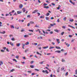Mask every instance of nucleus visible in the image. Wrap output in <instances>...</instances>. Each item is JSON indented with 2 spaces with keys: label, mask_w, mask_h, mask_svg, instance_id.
<instances>
[{
  "label": "nucleus",
  "mask_w": 77,
  "mask_h": 77,
  "mask_svg": "<svg viewBox=\"0 0 77 77\" xmlns=\"http://www.w3.org/2000/svg\"><path fill=\"white\" fill-rule=\"evenodd\" d=\"M42 72L44 73H46V74H48L49 73L48 72V70H43L42 71Z\"/></svg>",
  "instance_id": "nucleus-1"
},
{
  "label": "nucleus",
  "mask_w": 77,
  "mask_h": 77,
  "mask_svg": "<svg viewBox=\"0 0 77 77\" xmlns=\"http://www.w3.org/2000/svg\"><path fill=\"white\" fill-rule=\"evenodd\" d=\"M37 12H38V10H35L34 11L32 12V14H35Z\"/></svg>",
  "instance_id": "nucleus-2"
},
{
  "label": "nucleus",
  "mask_w": 77,
  "mask_h": 77,
  "mask_svg": "<svg viewBox=\"0 0 77 77\" xmlns=\"http://www.w3.org/2000/svg\"><path fill=\"white\" fill-rule=\"evenodd\" d=\"M22 13V12L21 11H17V14H20Z\"/></svg>",
  "instance_id": "nucleus-3"
},
{
  "label": "nucleus",
  "mask_w": 77,
  "mask_h": 77,
  "mask_svg": "<svg viewBox=\"0 0 77 77\" xmlns=\"http://www.w3.org/2000/svg\"><path fill=\"white\" fill-rule=\"evenodd\" d=\"M23 7V5L21 4H20L19 5L20 8L21 9Z\"/></svg>",
  "instance_id": "nucleus-4"
},
{
  "label": "nucleus",
  "mask_w": 77,
  "mask_h": 77,
  "mask_svg": "<svg viewBox=\"0 0 77 77\" xmlns=\"http://www.w3.org/2000/svg\"><path fill=\"white\" fill-rule=\"evenodd\" d=\"M55 53H60L61 51H55Z\"/></svg>",
  "instance_id": "nucleus-5"
},
{
  "label": "nucleus",
  "mask_w": 77,
  "mask_h": 77,
  "mask_svg": "<svg viewBox=\"0 0 77 77\" xmlns=\"http://www.w3.org/2000/svg\"><path fill=\"white\" fill-rule=\"evenodd\" d=\"M57 72H60V67H58V68L57 69Z\"/></svg>",
  "instance_id": "nucleus-6"
},
{
  "label": "nucleus",
  "mask_w": 77,
  "mask_h": 77,
  "mask_svg": "<svg viewBox=\"0 0 77 77\" xmlns=\"http://www.w3.org/2000/svg\"><path fill=\"white\" fill-rule=\"evenodd\" d=\"M56 40H57V41L58 44H60V42H59V39H57Z\"/></svg>",
  "instance_id": "nucleus-7"
},
{
  "label": "nucleus",
  "mask_w": 77,
  "mask_h": 77,
  "mask_svg": "<svg viewBox=\"0 0 77 77\" xmlns=\"http://www.w3.org/2000/svg\"><path fill=\"white\" fill-rule=\"evenodd\" d=\"M3 61H0V65H1V66H2V65H3Z\"/></svg>",
  "instance_id": "nucleus-8"
},
{
  "label": "nucleus",
  "mask_w": 77,
  "mask_h": 77,
  "mask_svg": "<svg viewBox=\"0 0 77 77\" xmlns=\"http://www.w3.org/2000/svg\"><path fill=\"white\" fill-rule=\"evenodd\" d=\"M55 48H56L57 49H61V48H60V47L58 46H56Z\"/></svg>",
  "instance_id": "nucleus-9"
},
{
  "label": "nucleus",
  "mask_w": 77,
  "mask_h": 77,
  "mask_svg": "<svg viewBox=\"0 0 77 77\" xmlns=\"http://www.w3.org/2000/svg\"><path fill=\"white\" fill-rule=\"evenodd\" d=\"M50 25H51V27H53V26H54V25H56V23H54L53 24H51Z\"/></svg>",
  "instance_id": "nucleus-10"
},
{
  "label": "nucleus",
  "mask_w": 77,
  "mask_h": 77,
  "mask_svg": "<svg viewBox=\"0 0 77 77\" xmlns=\"http://www.w3.org/2000/svg\"><path fill=\"white\" fill-rule=\"evenodd\" d=\"M44 8H45V9H48V8H49V7L47 6H45L44 7Z\"/></svg>",
  "instance_id": "nucleus-11"
},
{
  "label": "nucleus",
  "mask_w": 77,
  "mask_h": 77,
  "mask_svg": "<svg viewBox=\"0 0 77 77\" xmlns=\"http://www.w3.org/2000/svg\"><path fill=\"white\" fill-rule=\"evenodd\" d=\"M29 42H26L25 43V45H29Z\"/></svg>",
  "instance_id": "nucleus-12"
},
{
  "label": "nucleus",
  "mask_w": 77,
  "mask_h": 77,
  "mask_svg": "<svg viewBox=\"0 0 77 77\" xmlns=\"http://www.w3.org/2000/svg\"><path fill=\"white\" fill-rule=\"evenodd\" d=\"M11 29H14L15 27H14V25H11Z\"/></svg>",
  "instance_id": "nucleus-13"
},
{
  "label": "nucleus",
  "mask_w": 77,
  "mask_h": 77,
  "mask_svg": "<svg viewBox=\"0 0 77 77\" xmlns=\"http://www.w3.org/2000/svg\"><path fill=\"white\" fill-rule=\"evenodd\" d=\"M24 46H25V44H22V48L23 49H24Z\"/></svg>",
  "instance_id": "nucleus-14"
},
{
  "label": "nucleus",
  "mask_w": 77,
  "mask_h": 77,
  "mask_svg": "<svg viewBox=\"0 0 77 77\" xmlns=\"http://www.w3.org/2000/svg\"><path fill=\"white\" fill-rule=\"evenodd\" d=\"M20 43H18V44H16V45L17 47H20Z\"/></svg>",
  "instance_id": "nucleus-15"
},
{
  "label": "nucleus",
  "mask_w": 77,
  "mask_h": 77,
  "mask_svg": "<svg viewBox=\"0 0 77 77\" xmlns=\"http://www.w3.org/2000/svg\"><path fill=\"white\" fill-rule=\"evenodd\" d=\"M35 23L33 21H30V23L31 24H34Z\"/></svg>",
  "instance_id": "nucleus-16"
},
{
  "label": "nucleus",
  "mask_w": 77,
  "mask_h": 77,
  "mask_svg": "<svg viewBox=\"0 0 77 77\" xmlns=\"http://www.w3.org/2000/svg\"><path fill=\"white\" fill-rule=\"evenodd\" d=\"M22 11H23V12H25V11H26V9H25V8H23L22 9Z\"/></svg>",
  "instance_id": "nucleus-17"
},
{
  "label": "nucleus",
  "mask_w": 77,
  "mask_h": 77,
  "mask_svg": "<svg viewBox=\"0 0 77 77\" xmlns=\"http://www.w3.org/2000/svg\"><path fill=\"white\" fill-rule=\"evenodd\" d=\"M54 48V47H52L51 46H50V48H49L50 50H51V49H52L53 48Z\"/></svg>",
  "instance_id": "nucleus-18"
},
{
  "label": "nucleus",
  "mask_w": 77,
  "mask_h": 77,
  "mask_svg": "<svg viewBox=\"0 0 77 77\" xmlns=\"http://www.w3.org/2000/svg\"><path fill=\"white\" fill-rule=\"evenodd\" d=\"M68 26H69V27H72V28H73V29H75V27L71 26H70V25H68Z\"/></svg>",
  "instance_id": "nucleus-19"
},
{
  "label": "nucleus",
  "mask_w": 77,
  "mask_h": 77,
  "mask_svg": "<svg viewBox=\"0 0 77 77\" xmlns=\"http://www.w3.org/2000/svg\"><path fill=\"white\" fill-rule=\"evenodd\" d=\"M54 31H55V32H57V33L59 32V31L57 29H54Z\"/></svg>",
  "instance_id": "nucleus-20"
},
{
  "label": "nucleus",
  "mask_w": 77,
  "mask_h": 77,
  "mask_svg": "<svg viewBox=\"0 0 77 77\" xmlns=\"http://www.w3.org/2000/svg\"><path fill=\"white\" fill-rule=\"evenodd\" d=\"M48 48V46H47L46 47H44L43 48L44 49H46V48Z\"/></svg>",
  "instance_id": "nucleus-21"
},
{
  "label": "nucleus",
  "mask_w": 77,
  "mask_h": 77,
  "mask_svg": "<svg viewBox=\"0 0 77 77\" xmlns=\"http://www.w3.org/2000/svg\"><path fill=\"white\" fill-rule=\"evenodd\" d=\"M24 38H27V37H29V35H24Z\"/></svg>",
  "instance_id": "nucleus-22"
},
{
  "label": "nucleus",
  "mask_w": 77,
  "mask_h": 77,
  "mask_svg": "<svg viewBox=\"0 0 77 77\" xmlns=\"http://www.w3.org/2000/svg\"><path fill=\"white\" fill-rule=\"evenodd\" d=\"M6 33V32L4 31L2 32H1V33H2V34H5Z\"/></svg>",
  "instance_id": "nucleus-23"
},
{
  "label": "nucleus",
  "mask_w": 77,
  "mask_h": 77,
  "mask_svg": "<svg viewBox=\"0 0 77 77\" xmlns=\"http://www.w3.org/2000/svg\"><path fill=\"white\" fill-rule=\"evenodd\" d=\"M46 20H49V17H45Z\"/></svg>",
  "instance_id": "nucleus-24"
},
{
  "label": "nucleus",
  "mask_w": 77,
  "mask_h": 77,
  "mask_svg": "<svg viewBox=\"0 0 77 77\" xmlns=\"http://www.w3.org/2000/svg\"><path fill=\"white\" fill-rule=\"evenodd\" d=\"M73 21H74V20H73V19H72L71 20H70L69 21H70V22H72Z\"/></svg>",
  "instance_id": "nucleus-25"
},
{
  "label": "nucleus",
  "mask_w": 77,
  "mask_h": 77,
  "mask_svg": "<svg viewBox=\"0 0 77 77\" xmlns=\"http://www.w3.org/2000/svg\"><path fill=\"white\" fill-rule=\"evenodd\" d=\"M30 67H31V68H33L34 67V66L31 65L30 66Z\"/></svg>",
  "instance_id": "nucleus-26"
},
{
  "label": "nucleus",
  "mask_w": 77,
  "mask_h": 77,
  "mask_svg": "<svg viewBox=\"0 0 77 77\" xmlns=\"http://www.w3.org/2000/svg\"><path fill=\"white\" fill-rule=\"evenodd\" d=\"M35 71H39V70L38 69H35Z\"/></svg>",
  "instance_id": "nucleus-27"
},
{
  "label": "nucleus",
  "mask_w": 77,
  "mask_h": 77,
  "mask_svg": "<svg viewBox=\"0 0 77 77\" xmlns=\"http://www.w3.org/2000/svg\"><path fill=\"white\" fill-rule=\"evenodd\" d=\"M62 62H65V60H64L63 59H62Z\"/></svg>",
  "instance_id": "nucleus-28"
},
{
  "label": "nucleus",
  "mask_w": 77,
  "mask_h": 77,
  "mask_svg": "<svg viewBox=\"0 0 77 77\" xmlns=\"http://www.w3.org/2000/svg\"><path fill=\"white\" fill-rule=\"evenodd\" d=\"M11 40L12 41H15V38H14V37L12 38L11 39Z\"/></svg>",
  "instance_id": "nucleus-29"
},
{
  "label": "nucleus",
  "mask_w": 77,
  "mask_h": 77,
  "mask_svg": "<svg viewBox=\"0 0 77 77\" xmlns=\"http://www.w3.org/2000/svg\"><path fill=\"white\" fill-rule=\"evenodd\" d=\"M35 27H38V28L39 27V26H38V25H37L36 24L35 25Z\"/></svg>",
  "instance_id": "nucleus-30"
},
{
  "label": "nucleus",
  "mask_w": 77,
  "mask_h": 77,
  "mask_svg": "<svg viewBox=\"0 0 77 77\" xmlns=\"http://www.w3.org/2000/svg\"><path fill=\"white\" fill-rule=\"evenodd\" d=\"M16 59H19V56H16Z\"/></svg>",
  "instance_id": "nucleus-31"
},
{
  "label": "nucleus",
  "mask_w": 77,
  "mask_h": 77,
  "mask_svg": "<svg viewBox=\"0 0 77 77\" xmlns=\"http://www.w3.org/2000/svg\"><path fill=\"white\" fill-rule=\"evenodd\" d=\"M43 63H44V61H42V62L39 63L40 64H43Z\"/></svg>",
  "instance_id": "nucleus-32"
},
{
  "label": "nucleus",
  "mask_w": 77,
  "mask_h": 77,
  "mask_svg": "<svg viewBox=\"0 0 77 77\" xmlns=\"http://www.w3.org/2000/svg\"><path fill=\"white\" fill-rule=\"evenodd\" d=\"M50 15L49 13H48L46 14V16H48Z\"/></svg>",
  "instance_id": "nucleus-33"
},
{
  "label": "nucleus",
  "mask_w": 77,
  "mask_h": 77,
  "mask_svg": "<svg viewBox=\"0 0 77 77\" xmlns=\"http://www.w3.org/2000/svg\"><path fill=\"white\" fill-rule=\"evenodd\" d=\"M48 5V4H46L45 3H44L43 5V6H47Z\"/></svg>",
  "instance_id": "nucleus-34"
},
{
  "label": "nucleus",
  "mask_w": 77,
  "mask_h": 77,
  "mask_svg": "<svg viewBox=\"0 0 77 77\" xmlns=\"http://www.w3.org/2000/svg\"><path fill=\"white\" fill-rule=\"evenodd\" d=\"M69 38H72V35H69Z\"/></svg>",
  "instance_id": "nucleus-35"
},
{
  "label": "nucleus",
  "mask_w": 77,
  "mask_h": 77,
  "mask_svg": "<svg viewBox=\"0 0 77 77\" xmlns=\"http://www.w3.org/2000/svg\"><path fill=\"white\" fill-rule=\"evenodd\" d=\"M34 63V61H31L30 62L31 64H32V63Z\"/></svg>",
  "instance_id": "nucleus-36"
},
{
  "label": "nucleus",
  "mask_w": 77,
  "mask_h": 77,
  "mask_svg": "<svg viewBox=\"0 0 77 77\" xmlns=\"http://www.w3.org/2000/svg\"><path fill=\"white\" fill-rule=\"evenodd\" d=\"M1 52H5V50H1Z\"/></svg>",
  "instance_id": "nucleus-37"
},
{
  "label": "nucleus",
  "mask_w": 77,
  "mask_h": 77,
  "mask_svg": "<svg viewBox=\"0 0 77 77\" xmlns=\"http://www.w3.org/2000/svg\"><path fill=\"white\" fill-rule=\"evenodd\" d=\"M29 32H33V30H29Z\"/></svg>",
  "instance_id": "nucleus-38"
},
{
  "label": "nucleus",
  "mask_w": 77,
  "mask_h": 77,
  "mask_svg": "<svg viewBox=\"0 0 77 77\" xmlns=\"http://www.w3.org/2000/svg\"><path fill=\"white\" fill-rule=\"evenodd\" d=\"M37 14H38V16H39V15H41V14H40V13L38 12L37 13Z\"/></svg>",
  "instance_id": "nucleus-39"
},
{
  "label": "nucleus",
  "mask_w": 77,
  "mask_h": 77,
  "mask_svg": "<svg viewBox=\"0 0 77 77\" xmlns=\"http://www.w3.org/2000/svg\"><path fill=\"white\" fill-rule=\"evenodd\" d=\"M62 28H63V29H65V28H66V27L65 26H62Z\"/></svg>",
  "instance_id": "nucleus-40"
},
{
  "label": "nucleus",
  "mask_w": 77,
  "mask_h": 77,
  "mask_svg": "<svg viewBox=\"0 0 77 77\" xmlns=\"http://www.w3.org/2000/svg\"><path fill=\"white\" fill-rule=\"evenodd\" d=\"M66 17H65L63 19V20H64V21H65L66 20Z\"/></svg>",
  "instance_id": "nucleus-41"
},
{
  "label": "nucleus",
  "mask_w": 77,
  "mask_h": 77,
  "mask_svg": "<svg viewBox=\"0 0 77 77\" xmlns=\"http://www.w3.org/2000/svg\"><path fill=\"white\" fill-rule=\"evenodd\" d=\"M75 74L76 75H77V69H76V70H75Z\"/></svg>",
  "instance_id": "nucleus-42"
},
{
  "label": "nucleus",
  "mask_w": 77,
  "mask_h": 77,
  "mask_svg": "<svg viewBox=\"0 0 77 77\" xmlns=\"http://www.w3.org/2000/svg\"><path fill=\"white\" fill-rule=\"evenodd\" d=\"M3 49H4V50H6V48L5 47H4L3 48Z\"/></svg>",
  "instance_id": "nucleus-43"
},
{
  "label": "nucleus",
  "mask_w": 77,
  "mask_h": 77,
  "mask_svg": "<svg viewBox=\"0 0 77 77\" xmlns=\"http://www.w3.org/2000/svg\"><path fill=\"white\" fill-rule=\"evenodd\" d=\"M50 34H53V31L50 32Z\"/></svg>",
  "instance_id": "nucleus-44"
},
{
  "label": "nucleus",
  "mask_w": 77,
  "mask_h": 77,
  "mask_svg": "<svg viewBox=\"0 0 77 77\" xmlns=\"http://www.w3.org/2000/svg\"><path fill=\"white\" fill-rule=\"evenodd\" d=\"M51 5H53V6H55V4H54V3H51Z\"/></svg>",
  "instance_id": "nucleus-45"
},
{
  "label": "nucleus",
  "mask_w": 77,
  "mask_h": 77,
  "mask_svg": "<svg viewBox=\"0 0 77 77\" xmlns=\"http://www.w3.org/2000/svg\"><path fill=\"white\" fill-rule=\"evenodd\" d=\"M68 72H66L65 74V75L67 76L68 75Z\"/></svg>",
  "instance_id": "nucleus-46"
},
{
  "label": "nucleus",
  "mask_w": 77,
  "mask_h": 77,
  "mask_svg": "<svg viewBox=\"0 0 77 77\" xmlns=\"http://www.w3.org/2000/svg\"><path fill=\"white\" fill-rule=\"evenodd\" d=\"M21 32H24V29H22L21 31Z\"/></svg>",
  "instance_id": "nucleus-47"
},
{
  "label": "nucleus",
  "mask_w": 77,
  "mask_h": 77,
  "mask_svg": "<svg viewBox=\"0 0 77 77\" xmlns=\"http://www.w3.org/2000/svg\"><path fill=\"white\" fill-rule=\"evenodd\" d=\"M30 23H28L27 24V26H30Z\"/></svg>",
  "instance_id": "nucleus-48"
},
{
  "label": "nucleus",
  "mask_w": 77,
  "mask_h": 77,
  "mask_svg": "<svg viewBox=\"0 0 77 77\" xmlns=\"http://www.w3.org/2000/svg\"><path fill=\"white\" fill-rule=\"evenodd\" d=\"M17 13L15 12L14 14V15H17Z\"/></svg>",
  "instance_id": "nucleus-49"
},
{
  "label": "nucleus",
  "mask_w": 77,
  "mask_h": 77,
  "mask_svg": "<svg viewBox=\"0 0 77 77\" xmlns=\"http://www.w3.org/2000/svg\"><path fill=\"white\" fill-rule=\"evenodd\" d=\"M71 30V29H68V31H69V32H70Z\"/></svg>",
  "instance_id": "nucleus-50"
},
{
  "label": "nucleus",
  "mask_w": 77,
  "mask_h": 77,
  "mask_svg": "<svg viewBox=\"0 0 77 77\" xmlns=\"http://www.w3.org/2000/svg\"><path fill=\"white\" fill-rule=\"evenodd\" d=\"M61 69V71H63V69H64V68L63 67Z\"/></svg>",
  "instance_id": "nucleus-51"
},
{
  "label": "nucleus",
  "mask_w": 77,
  "mask_h": 77,
  "mask_svg": "<svg viewBox=\"0 0 77 77\" xmlns=\"http://www.w3.org/2000/svg\"><path fill=\"white\" fill-rule=\"evenodd\" d=\"M27 17L28 18H30V15H28L27 16Z\"/></svg>",
  "instance_id": "nucleus-52"
},
{
  "label": "nucleus",
  "mask_w": 77,
  "mask_h": 77,
  "mask_svg": "<svg viewBox=\"0 0 77 77\" xmlns=\"http://www.w3.org/2000/svg\"><path fill=\"white\" fill-rule=\"evenodd\" d=\"M34 45H38V43H34Z\"/></svg>",
  "instance_id": "nucleus-53"
},
{
  "label": "nucleus",
  "mask_w": 77,
  "mask_h": 77,
  "mask_svg": "<svg viewBox=\"0 0 77 77\" xmlns=\"http://www.w3.org/2000/svg\"><path fill=\"white\" fill-rule=\"evenodd\" d=\"M6 51H8V52H9V49H8V48H7L6 49Z\"/></svg>",
  "instance_id": "nucleus-54"
},
{
  "label": "nucleus",
  "mask_w": 77,
  "mask_h": 77,
  "mask_svg": "<svg viewBox=\"0 0 77 77\" xmlns=\"http://www.w3.org/2000/svg\"><path fill=\"white\" fill-rule=\"evenodd\" d=\"M64 56H66L67 55V53H66L64 54Z\"/></svg>",
  "instance_id": "nucleus-55"
},
{
  "label": "nucleus",
  "mask_w": 77,
  "mask_h": 77,
  "mask_svg": "<svg viewBox=\"0 0 77 77\" xmlns=\"http://www.w3.org/2000/svg\"><path fill=\"white\" fill-rule=\"evenodd\" d=\"M45 68H46L47 69H48V70L49 69L48 68V67H45Z\"/></svg>",
  "instance_id": "nucleus-56"
},
{
  "label": "nucleus",
  "mask_w": 77,
  "mask_h": 77,
  "mask_svg": "<svg viewBox=\"0 0 77 77\" xmlns=\"http://www.w3.org/2000/svg\"><path fill=\"white\" fill-rule=\"evenodd\" d=\"M14 71V69H12V70H11V72H13Z\"/></svg>",
  "instance_id": "nucleus-57"
},
{
  "label": "nucleus",
  "mask_w": 77,
  "mask_h": 77,
  "mask_svg": "<svg viewBox=\"0 0 77 77\" xmlns=\"http://www.w3.org/2000/svg\"><path fill=\"white\" fill-rule=\"evenodd\" d=\"M63 34H64V32H62L61 33V35H63Z\"/></svg>",
  "instance_id": "nucleus-58"
},
{
  "label": "nucleus",
  "mask_w": 77,
  "mask_h": 77,
  "mask_svg": "<svg viewBox=\"0 0 77 77\" xmlns=\"http://www.w3.org/2000/svg\"><path fill=\"white\" fill-rule=\"evenodd\" d=\"M52 45H54V44H55V43L54 42H52Z\"/></svg>",
  "instance_id": "nucleus-59"
},
{
  "label": "nucleus",
  "mask_w": 77,
  "mask_h": 77,
  "mask_svg": "<svg viewBox=\"0 0 77 77\" xmlns=\"http://www.w3.org/2000/svg\"><path fill=\"white\" fill-rule=\"evenodd\" d=\"M38 49H39V50H41V47H38Z\"/></svg>",
  "instance_id": "nucleus-60"
},
{
  "label": "nucleus",
  "mask_w": 77,
  "mask_h": 77,
  "mask_svg": "<svg viewBox=\"0 0 77 77\" xmlns=\"http://www.w3.org/2000/svg\"><path fill=\"white\" fill-rule=\"evenodd\" d=\"M47 31H48V32H50L51 30L50 29H48L47 30Z\"/></svg>",
  "instance_id": "nucleus-61"
},
{
  "label": "nucleus",
  "mask_w": 77,
  "mask_h": 77,
  "mask_svg": "<svg viewBox=\"0 0 77 77\" xmlns=\"http://www.w3.org/2000/svg\"><path fill=\"white\" fill-rule=\"evenodd\" d=\"M27 72H29V73H30H30H31V72H32V71H28Z\"/></svg>",
  "instance_id": "nucleus-62"
},
{
  "label": "nucleus",
  "mask_w": 77,
  "mask_h": 77,
  "mask_svg": "<svg viewBox=\"0 0 77 77\" xmlns=\"http://www.w3.org/2000/svg\"><path fill=\"white\" fill-rule=\"evenodd\" d=\"M57 9L59 10V9H60V8H59V7H58L57 8Z\"/></svg>",
  "instance_id": "nucleus-63"
},
{
  "label": "nucleus",
  "mask_w": 77,
  "mask_h": 77,
  "mask_svg": "<svg viewBox=\"0 0 77 77\" xmlns=\"http://www.w3.org/2000/svg\"><path fill=\"white\" fill-rule=\"evenodd\" d=\"M48 29H51V26H49V27H48Z\"/></svg>",
  "instance_id": "nucleus-64"
}]
</instances>
